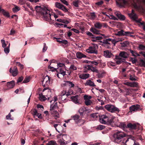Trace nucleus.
Segmentation results:
<instances>
[{
    "instance_id": "obj_3",
    "label": "nucleus",
    "mask_w": 145,
    "mask_h": 145,
    "mask_svg": "<svg viewBox=\"0 0 145 145\" xmlns=\"http://www.w3.org/2000/svg\"><path fill=\"white\" fill-rule=\"evenodd\" d=\"M126 136V134L121 131H118L115 133L113 135L114 139V141L116 142H118V141L120 140Z\"/></svg>"
},
{
    "instance_id": "obj_47",
    "label": "nucleus",
    "mask_w": 145,
    "mask_h": 145,
    "mask_svg": "<svg viewBox=\"0 0 145 145\" xmlns=\"http://www.w3.org/2000/svg\"><path fill=\"white\" fill-rule=\"evenodd\" d=\"M85 103L86 105L88 106L90 105L92 103V101L90 100H85Z\"/></svg>"
},
{
    "instance_id": "obj_25",
    "label": "nucleus",
    "mask_w": 145,
    "mask_h": 145,
    "mask_svg": "<svg viewBox=\"0 0 145 145\" xmlns=\"http://www.w3.org/2000/svg\"><path fill=\"white\" fill-rule=\"evenodd\" d=\"M78 96L76 95L71 97V100L76 104H79V102L78 99Z\"/></svg>"
},
{
    "instance_id": "obj_57",
    "label": "nucleus",
    "mask_w": 145,
    "mask_h": 145,
    "mask_svg": "<svg viewBox=\"0 0 145 145\" xmlns=\"http://www.w3.org/2000/svg\"><path fill=\"white\" fill-rule=\"evenodd\" d=\"M79 0H77L73 2L72 4L75 7H78V4L79 3Z\"/></svg>"
},
{
    "instance_id": "obj_31",
    "label": "nucleus",
    "mask_w": 145,
    "mask_h": 145,
    "mask_svg": "<svg viewBox=\"0 0 145 145\" xmlns=\"http://www.w3.org/2000/svg\"><path fill=\"white\" fill-rule=\"evenodd\" d=\"M91 65H86L84 66V72H87L88 71L90 70Z\"/></svg>"
},
{
    "instance_id": "obj_1",
    "label": "nucleus",
    "mask_w": 145,
    "mask_h": 145,
    "mask_svg": "<svg viewBox=\"0 0 145 145\" xmlns=\"http://www.w3.org/2000/svg\"><path fill=\"white\" fill-rule=\"evenodd\" d=\"M129 56L128 54L124 51L121 52L118 56H116L115 61L117 64H120L125 62V59Z\"/></svg>"
},
{
    "instance_id": "obj_39",
    "label": "nucleus",
    "mask_w": 145,
    "mask_h": 145,
    "mask_svg": "<svg viewBox=\"0 0 145 145\" xmlns=\"http://www.w3.org/2000/svg\"><path fill=\"white\" fill-rule=\"evenodd\" d=\"M86 111V109L84 107H82L80 108L78 111L80 115L83 116L84 112Z\"/></svg>"
},
{
    "instance_id": "obj_32",
    "label": "nucleus",
    "mask_w": 145,
    "mask_h": 145,
    "mask_svg": "<svg viewBox=\"0 0 145 145\" xmlns=\"http://www.w3.org/2000/svg\"><path fill=\"white\" fill-rule=\"evenodd\" d=\"M64 86H69L70 87H73L74 86V84H73L72 82L69 81H67L65 82V83L63 84Z\"/></svg>"
},
{
    "instance_id": "obj_62",
    "label": "nucleus",
    "mask_w": 145,
    "mask_h": 145,
    "mask_svg": "<svg viewBox=\"0 0 145 145\" xmlns=\"http://www.w3.org/2000/svg\"><path fill=\"white\" fill-rule=\"evenodd\" d=\"M56 143L55 141H51L47 143L46 145H55Z\"/></svg>"
},
{
    "instance_id": "obj_38",
    "label": "nucleus",
    "mask_w": 145,
    "mask_h": 145,
    "mask_svg": "<svg viewBox=\"0 0 145 145\" xmlns=\"http://www.w3.org/2000/svg\"><path fill=\"white\" fill-rule=\"evenodd\" d=\"M138 84L137 82H131L130 87H138Z\"/></svg>"
},
{
    "instance_id": "obj_45",
    "label": "nucleus",
    "mask_w": 145,
    "mask_h": 145,
    "mask_svg": "<svg viewBox=\"0 0 145 145\" xmlns=\"http://www.w3.org/2000/svg\"><path fill=\"white\" fill-rule=\"evenodd\" d=\"M130 51L133 56H139V55L136 51H133L131 50H130Z\"/></svg>"
},
{
    "instance_id": "obj_28",
    "label": "nucleus",
    "mask_w": 145,
    "mask_h": 145,
    "mask_svg": "<svg viewBox=\"0 0 145 145\" xmlns=\"http://www.w3.org/2000/svg\"><path fill=\"white\" fill-rule=\"evenodd\" d=\"M76 57L78 59H80L82 58H85L86 57V56L82 54L80 52H77L76 54Z\"/></svg>"
},
{
    "instance_id": "obj_5",
    "label": "nucleus",
    "mask_w": 145,
    "mask_h": 145,
    "mask_svg": "<svg viewBox=\"0 0 145 145\" xmlns=\"http://www.w3.org/2000/svg\"><path fill=\"white\" fill-rule=\"evenodd\" d=\"M80 116L77 115L75 114L71 116V119L74 121L77 124L80 123L81 125L84 124L85 122V120L79 118Z\"/></svg>"
},
{
    "instance_id": "obj_12",
    "label": "nucleus",
    "mask_w": 145,
    "mask_h": 145,
    "mask_svg": "<svg viewBox=\"0 0 145 145\" xmlns=\"http://www.w3.org/2000/svg\"><path fill=\"white\" fill-rule=\"evenodd\" d=\"M55 5V7L65 12L68 11V9L66 7L59 3L56 2Z\"/></svg>"
},
{
    "instance_id": "obj_13",
    "label": "nucleus",
    "mask_w": 145,
    "mask_h": 145,
    "mask_svg": "<svg viewBox=\"0 0 145 145\" xmlns=\"http://www.w3.org/2000/svg\"><path fill=\"white\" fill-rule=\"evenodd\" d=\"M131 32L128 31L125 32L123 30H121L118 31L117 33L116 34V35L118 36L129 35L132 36V35H131Z\"/></svg>"
},
{
    "instance_id": "obj_46",
    "label": "nucleus",
    "mask_w": 145,
    "mask_h": 145,
    "mask_svg": "<svg viewBox=\"0 0 145 145\" xmlns=\"http://www.w3.org/2000/svg\"><path fill=\"white\" fill-rule=\"evenodd\" d=\"M90 70L93 72H95L97 73H99V71L97 69L92 65H91Z\"/></svg>"
},
{
    "instance_id": "obj_17",
    "label": "nucleus",
    "mask_w": 145,
    "mask_h": 145,
    "mask_svg": "<svg viewBox=\"0 0 145 145\" xmlns=\"http://www.w3.org/2000/svg\"><path fill=\"white\" fill-rule=\"evenodd\" d=\"M114 120H117L118 121V119L117 118L111 116H108V119L107 123L106 124H110L112 123H115Z\"/></svg>"
},
{
    "instance_id": "obj_59",
    "label": "nucleus",
    "mask_w": 145,
    "mask_h": 145,
    "mask_svg": "<svg viewBox=\"0 0 145 145\" xmlns=\"http://www.w3.org/2000/svg\"><path fill=\"white\" fill-rule=\"evenodd\" d=\"M30 80L29 77H26L25 78L23 82V83H26L29 82Z\"/></svg>"
},
{
    "instance_id": "obj_43",
    "label": "nucleus",
    "mask_w": 145,
    "mask_h": 145,
    "mask_svg": "<svg viewBox=\"0 0 145 145\" xmlns=\"http://www.w3.org/2000/svg\"><path fill=\"white\" fill-rule=\"evenodd\" d=\"M20 10V8L16 5L14 6V7L12 8V11L14 12H16Z\"/></svg>"
},
{
    "instance_id": "obj_22",
    "label": "nucleus",
    "mask_w": 145,
    "mask_h": 145,
    "mask_svg": "<svg viewBox=\"0 0 145 145\" xmlns=\"http://www.w3.org/2000/svg\"><path fill=\"white\" fill-rule=\"evenodd\" d=\"M57 72H59V74H61L64 76L66 75V69L65 67H61L59 68H57Z\"/></svg>"
},
{
    "instance_id": "obj_23",
    "label": "nucleus",
    "mask_w": 145,
    "mask_h": 145,
    "mask_svg": "<svg viewBox=\"0 0 145 145\" xmlns=\"http://www.w3.org/2000/svg\"><path fill=\"white\" fill-rule=\"evenodd\" d=\"M54 127L55 128L56 131L58 133L62 132L63 127L62 126L59 124H55L54 125Z\"/></svg>"
},
{
    "instance_id": "obj_63",
    "label": "nucleus",
    "mask_w": 145,
    "mask_h": 145,
    "mask_svg": "<svg viewBox=\"0 0 145 145\" xmlns=\"http://www.w3.org/2000/svg\"><path fill=\"white\" fill-rule=\"evenodd\" d=\"M92 98V97L91 96H89L88 95H85L84 96V98L85 100L88 99L90 100Z\"/></svg>"
},
{
    "instance_id": "obj_64",
    "label": "nucleus",
    "mask_w": 145,
    "mask_h": 145,
    "mask_svg": "<svg viewBox=\"0 0 145 145\" xmlns=\"http://www.w3.org/2000/svg\"><path fill=\"white\" fill-rule=\"evenodd\" d=\"M44 45L43 48L42 49V52H45L47 49V47L46 45V44L44 43Z\"/></svg>"
},
{
    "instance_id": "obj_16",
    "label": "nucleus",
    "mask_w": 145,
    "mask_h": 145,
    "mask_svg": "<svg viewBox=\"0 0 145 145\" xmlns=\"http://www.w3.org/2000/svg\"><path fill=\"white\" fill-rule=\"evenodd\" d=\"M9 71L10 72L12 73V75L14 76H16L18 72L17 68L16 66L12 68H12H10Z\"/></svg>"
},
{
    "instance_id": "obj_21",
    "label": "nucleus",
    "mask_w": 145,
    "mask_h": 145,
    "mask_svg": "<svg viewBox=\"0 0 145 145\" xmlns=\"http://www.w3.org/2000/svg\"><path fill=\"white\" fill-rule=\"evenodd\" d=\"M15 85V82L14 81L12 80L10 82H8L7 84V86L8 89H10L14 87Z\"/></svg>"
},
{
    "instance_id": "obj_4",
    "label": "nucleus",
    "mask_w": 145,
    "mask_h": 145,
    "mask_svg": "<svg viewBox=\"0 0 145 145\" xmlns=\"http://www.w3.org/2000/svg\"><path fill=\"white\" fill-rule=\"evenodd\" d=\"M105 108L107 110L112 113L115 112H119L120 111L118 108L112 105H106L105 106Z\"/></svg>"
},
{
    "instance_id": "obj_2",
    "label": "nucleus",
    "mask_w": 145,
    "mask_h": 145,
    "mask_svg": "<svg viewBox=\"0 0 145 145\" xmlns=\"http://www.w3.org/2000/svg\"><path fill=\"white\" fill-rule=\"evenodd\" d=\"M41 13L44 20L47 21H49L51 20V14L50 13V10L47 8L44 7L42 8Z\"/></svg>"
},
{
    "instance_id": "obj_61",
    "label": "nucleus",
    "mask_w": 145,
    "mask_h": 145,
    "mask_svg": "<svg viewBox=\"0 0 145 145\" xmlns=\"http://www.w3.org/2000/svg\"><path fill=\"white\" fill-rule=\"evenodd\" d=\"M103 3V1H100L95 3V5L97 6H100Z\"/></svg>"
},
{
    "instance_id": "obj_6",
    "label": "nucleus",
    "mask_w": 145,
    "mask_h": 145,
    "mask_svg": "<svg viewBox=\"0 0 145 145\" xmlns=\"http://www.w3.org/2000/svg\"><path fill=\"white\" fill-rule=\"evenodd\" d=\"M52 78L51 77L47 75L44 77L43 80L42 81L43 86L44 87L49 86L50 84V82L52 81Z\"/></svg>"
},
{
    "instance_id": "obj_27",
    "label": "nucleus",
    "mask_w": 145,
    "mask_h": 145,
    "mask_svg": "<svg viewBox=\"0 0 145 145\" xmlns=\"http://www.w3.org/2000/svg\"><path fill=\"white\" fill-rule=\"evenodd\" d=\"M116 125L117 126H119L120 127L122 128L123 129L127 128V126L124 123H121L120 122H116Z\"/></svg>"
},
{
    "instance_id": "obj_26",
    "label": "nucleus",
    "mask_w": 145,
    "mask_h": 145,
    "mask_svg": "<svg viewBox=\"0 0 145 145\" xmlns=\"http://www.w3.org/2000/svg\"><path fill=\"white\" fill-rule=\"evenodd\" d=\"M85 86H88L90 87L94 86H95L93 82L90 80H88L85 84Z\"/></svg>"
},
{
    "instance_id": "obj_29",
    "label": "nucleus",
    "mask_w": 145,
    "mask_h": 145,
    "mask_svg": "<svg viewBox=\"0 0 145 145\" xmlns=\"http://www.w3.org/2000/svg\"><path fill=\"white\" fill-rule=\"evenodd\" d=\"M118 1H116V3L121 6H123L127 3V1L125 0H118Z\"/></svg>"
},
{
    "instance_id": "obj_15",
    "label": "nucleus",
    "mask_w": 145,
    "mask_h": 145,
    "mask_svg": "<svg viewBox=\"0 0 145 145\" xmlns=\"http://www.w3.org/2000/svg\"><path fill=\"white\" fill-rule=\"evenodd\" d=\"M86 52L89 53H94L95 54H97L98 53L97 50H96L95 48L91 46H90L88 48L86 49Z\"/></svg>"
},
{
    "instance_id": "obj_48",
    "label": "nucleus",
    "mask_w": 145,
    "mask_h": 145,
    "mask_svg": "<svg viewBox=\"0 0 145 145\" xmlns=\"http://www.w3.org/2000/svg\"><path fill=\"white\" fill-rule=\"evenodd\" d=\"M46 92L48 93L47 94L46 96L48 97V100H49L51 97L50 95L51 93V91L50 90L48 89Z\"/></svg>"
},
{
    "instance_id": "obj_34",
    "label": "nucleus",
    "mask_w": 145,
    "mask_h": 145,
    "mask_svg": "<svg viewBox=\"0 0 145 145\" xmlns=\"http://www.w3.org/2000/svg\"><path fill=\"white\" fill-rule=\"evenodd\" d=\"M112 39H107L103 40V45L108 44L109 45L111 44L110 42L112 41Z\"/></svg>"
},
{
    "instance_id": "obj_56",
    "label": "nucleus",
    "mask_w": 145,
    "mask_h": 145,
    "mask_svg": "<svg viewBox=\"0 0 145 145\" xmlns=\"http://www.w3.org/2000/svg\"><path fill=\"white\" fill-rule=\"evenodd\" d=\"M105 128V126L102 125H99L97 127V129L100 130H102Z\"/></svg>"
},
{
    "instance_id": "obj_58",
    "label": "nucleus",
    "mask_w": 145,
    "mask_h": 145,
    "mask_svg": "<svg viewBox=\"0 0 145 145\" xmlns=\"http://www.w3.org/2000/svg\"><path fill=\"white\" fill-rule=\"evenodd\" d=\"M57 66L58 67V68L65 67V66L64 64L61 63H58L57 64Z\"/></svg>"
},
{
    "instance_id": "obj_11",
    "label": "nucleus",
    "mask_w": 145,
    "mask_h": 145,
    "mask_svg": "<svg viewBox=\"0 0 145 145\" xmlns=\"http://www.w3.org/2000/svg\"><path fill=\"white\" fill-rule=\"evenodd\" d=\"M108 116L103 115L100 116L99 121L100 122L103 124H106L108 121Z\"/></svg>"
},
{
    "instance_id": "obj_41",
    "label": "nucleus",
    "mask_w": 145,
    "mask_h": 145,
    "mask_svg": "<svg viewBox=\"0 0 145 145\" xmlns=\"http://www.w3.org/2000/svg\"><path fill=\"white\" fill-rule=\"evenodd\" d=\"M39 99L41 101H44L46 99V98L45 97V95H43L42 93L40 94L39 95Z\"/></svg>"
},
{
    "instance_id": "obj_37",
    "label": "nucleus",
    "mask_w": 145,
    "mask_h": 145,
    "mask_svg": "<svg viewBox=\"0 0 145 145\" xmlns=\"http://www.w3.org/2000/svg\"><path fill=\"white\" fill-rule=\"evenodd\" d=\"M95 27L98 29H100L102 27V25L101 23L99 22H97L94 25Z\"/></svg>"
},
{
    "instance_id": "obj_44",
    "label": "nucleus",
    "mask_w": 145,
    "mask_h": 145,
    "mask_svg": "<svg viewBox=\"0 0 145 145\" xmlns=\"http://www.w3.org/2000/svg\"><path fill=\"white\" fill-rule=\"evenodd\" d=\"M139 65L141 67H145V61L142 59L140 61Z\"/></svg>"
},
{
    "instance_id": "obj_54",
    "label": "nucleus",
    "mask_w": 145,
    "mask_h": 145,
    "mask_svg": "<svg viewBox=\"0 0 145 145\" xmlns=\"http://www.w3.org/2000/svg\"><path fill=\"white\" fill-rule=\"evenodd\" d=\"M70 69L74 70H76L77 69V68L73 64L71 65L70 67Z\"/></svg>"
},
{
    "instance_id": "obj_33",
    "label": "nucleus",
    "mask_w": 145,
    "mask_h": 145,
    "mask_svg": "<svg viewBox=\"0 0 145 145\" xmlns=\"http://www.w3.org/2000/svg\"><path fill=\"white\" fill-rule=\"evenodd\" d=\"M123 40L122 38H118V39H112V42L114 43V46H115L116 44L120 41H122Z\"/></svg>"
},
{
    "instance_id": "obj_50",
    "label": "nucleus",
    "mask_w": 145,
    "mask_h": 145,
    "mask_svg": "<svg viewBox=\"0 0 145 145\" xmlns=\"http://www.w3.org/2000/svg\"><path fill=\"white\" fill-rule=\"evenodd\" d=\"M100 61L99 60L95 61L94 60L90 62L91 64L95 65H97L99 63H100Z\"/></svg>"
},
{
    "instance_id": "obj_8",
    "label": "nucleus",
    "mask_w": 145,
    "mask_h": 145,
    "mask_svg": "<svg viewBox=\"0 0 145 145\" xmlns=\"http://www.w3.org/2000/svg\"><path fill=\"white\" fill-rule=\"evenodd\" d=\"M137 3H135L133 4V6L134 7L137 9L140 10L142 9V7L141 5L142 3L143 4H145V0H137Z\"/></svg>"
},
{
    "instance_id": "obj_9",
    "label": "nucleus",
    "mask_w": 145,
    "mask_h": 145,
    "mask_svg": "<svg viewBox=\"0 0 145 145\" xmlns=\"http://www.w3.org/2000/svg\"><path fill=\"white\" fill-rule=\"evenodd\" d=\"M53 99L50 101V102L51 103L50 105V110H54L57 106V103L56 102L57 100V97L55 96Z\"/></svg>"
},
{
    "instance_id": "obj_10",
    "label": "nucleus",
    "mask_w": 145,
    "mask_h": 145,
    "mask_svg": "<svg viewBox=\"0 0 145 145\" xmlns=\"http://www.w3.org/2000/svg\"><path fill=\"white\" fill-rule=\"evenodd\" d=\"M139 124L138 123H129L127 125V128H128L130 130L136 129L138 127Z\"/></svg>"
},
{
    "instance_id": "obj_55",
    "label": "nucleus",
    "mask_w": 145,
    "mask_h": 145,
    "mask_svg": "<svg viewBox=\"0 0 145 145\" xmlns=\"http://www.w3.org/2000/svg\"><path fill=\"white\" fill-rule=\"evenodd\" d=\"M93 38L94 39L93 40V41H95L96 40H101L102 39L103 37H102L100 36H97L95 37H93Z\"/></svg>"
},
{
    "instance_id": "obj_19",
    "label": "nucleus",
    "mask_w": 145,
    "mask_h": 145,
    "mask_svg": "<svg viewBox=\"0 0 145 145\" xmlns=\"http://www.w3.org/2000/svg\"><path fill=\"white\" fill-rule=\"evenodd\" d=\"M104 56L106 58H110L113 56V54L108 50L104 51Z\"/></svg>"
},
{
    "instance_id": "obj_24",
    "label": "nucleus",
    "mask_w": 145,
    "mask_h": 145,
    "mask_svg": "<svg viewBox=\"0 0 145 145\" xmlns=\"http://www.w3.org/2000/svg\"><path fill=\"white\" fill-rule=\"evenodd\" d=\"M50 112L52 115L55 117V119L59 117V114L56 111L54 110H50Z\"/></svg>"
},
{
    "instance_id": "obj_35",
    "label": "nucleus",
    "mask_w": 145,
    "mask_h": 145,
    "mask_svg": "<svg viewBox=\"0 0 145 145\" xmlns=\"http://www.w3.org/2000/svg\"><path fill=\"white\" fill-rule=\"evenodd\" d=\"M90 31L95 34H99V31L94 27H91L90 29Z\"/></svg>"
},
{
    "instance_id": "obj_40",
    "label": "nucleus",
    "mask_w": 145,
    "mask_h": 145,
    "mask_svg": "<svg viewBox=\"0 0 145 145\" xmlns=\"http://www.w3.org/2000/svg\"><path fill=\"white\" fill-rule=\"evenodd\" d=\"M1 12L3 13V15L7 17H9L10 16L9 13L3 9Z\"/></svg>"
},
{
    "instance_id": "obj_18",
    "label": "nucleus",
    "mask_w": 145,
    "mask_h": 145,
    "mask_svg": "<svg viewBox=\"0 0 145 145\" xmlns=\"http://www.w3.org/2000/svg\"><path fill=\"white\" fill-rule=\"evenodd\" d=\"M140 108V106L139 105H133L130 107L129 109L131 112L135 111L138 110Z\"/></svg>"
},
{
    "instance_id": "obj_60",
    "label": "nucleus",
    "mask_w": 145,
    "mask_h": 145,
    "mask_svg": "<svg viewBox=\"0 0 145 145\" xmlns=\"http://www.w3.org/2000/svg\"><path fill=\"white\" fill-rule=\"evenodd\" d=\"M11 115L10 113H9L8 115H7L6 116V118L7 120H13V118H11Z\"/></svg>"
},
{
    "instance_id": "obj_53",
    "label": "nucleus",
    "mask_w": 145,
    "mask_h": 145,
    "mask_svg": "<svg viewBox=\"0 0 145 145\" xmlns=\"http://www.w3.org/2000/svg\"><path fill=\"white\" fill-rule=\"evenodd\" d=\"M99 116V114L98 113L92 114L91 115V117L95 119L98 118Z\"/></svg>"
},
{
    "instance_id": "obj_51",
    "label": "nucleus",
    "mask_w": 145,
    "mask_h": 145,
    "mask_svg": "<svg viewBox=\"0 0 145 145\" xmlns=\"http://www.w3.org/2000/svg\"><path fill=\"white\" fill-rule=\"evenodd\" d=\"M54 11L56 12V13L59 14L61 16H63L64 15L61 12L57 9H54Z\"/></svg>"
},
{
    "instance_id": "obj_36",
    "label": "nucleus",
    "mask_w": 145,
    "mask_h": 145,
    "mask_svg": "<svg viewBox=\"0 0 145 145\" xmlns=\"http://www.w3.org/2000/svg\"><path fill=\"white\" fill-rule=\"evenodd\" d=\"M135 90L133 89H125L126 93L125 95H128L132 93V91H135Z\"/></svg>"
},
{
    "instance_id": "obj_30",
    "label": "nucleus",
    "mask_w": 145,
    "mask_h": 145,
    "mask_svg": "<svg viewBox=\"0 0 145 145\" xmlns=\"http://www.w3.org/2000/svg\"><path fill=\"white\" fill-rule=\"evenodd\" d=\"M89 76V74H82L79 75V77L80 78L83 79H86V78H88Z\"/></svg>"
},
{
    "instance_id": "obj_52",
    "label": "nucleus",
    "mask_w": 145,
    "mask_h": 145,
    "mask_svg": "<svg viewBox=\"0 0 145 145\" xmlns=\"http://www.w3.org/2000/svg\"><path fill=\"white\" fill-rule=\"evenodd\" d=\"M96 15L94 12H93L90 13V18L92 20H93L95 18Z\"/></svg>"
},
{
    "instance_id": "obj_42",
    "label": "nucleus",
    "mask_w": 145,
    "mask_h": 145,
    "mask_svg": "<svg viewBox=\"0 0 145 145\" xmlns=\"http://www.w3.org/2000/svg\"><path fill=\"white\" fill-rule=\"evenodd\" d=\"M106 16L111 20H118V19L116 17L113 15H106Z\"/></svg>"
},
{
    "instance_id": "obj_7",
    "label": "nucleus",
    "mask_w": 145,
    "mask_h": 145,
    "mask_svg": "<svg viewBox=\"0 0 145 145\" xmlns=\"http://www.w3.org/2000/svg\"><path fill=\"white\" fill-rule=\"evenodd\" d=\"M129 15L131 19L137 22H140L141 21V19H138L137 15L134 13V11L133 10H132V12L131 13L129 14Z\"/></svg>"
},
{
    "instance_id": "obj_20",
    "label": "nucleus",
    "mask_w": 145,
    "mask_h": 145,
    "mask_svg": "<svg viewBox=\"0 0 145 145\" xmlns=\"http://www.w3.org/2000/svg\"><path fill=\"white\" fill-rule=\"evenodd\" d=\"M115 14L121 20H124L125 19V16L122 15L120 12H115Z\"/></svg>"
},
{
    "instance_id": "obj_14",
    "label": "nucleus",
    "mask_w": 145,
    "mask_h": 145,
    "mask_svg": "<svg viewBox=\"0 0 145 145\" xmlns=\"http://www.w3.org/2000/svg\"><path fill=\"white\" fill-rule=\"evenodd\" d=\"M66 93L65 91H63L59 96V100H61L64 103H65L67 101V96L65 95Z\"/></svg>"
},
{
    "instance_id": "obj_49",
    "label": "nucleus",
    "mask_w": 145,
    "mask_h": 145,
    "mask_svg": "<svg viewBox=\"0 0 145 145\" xmlns=\"http://www.w3.org/2000/svg\"><path fill=\"white\" fill-rule=\"evenodd\" d=\"M10 45V44H9L8 47H7V48H4V51L5 53L6 54H8L9 52V51H10V50H9Z\"/></svg>"
}]
</instances>
